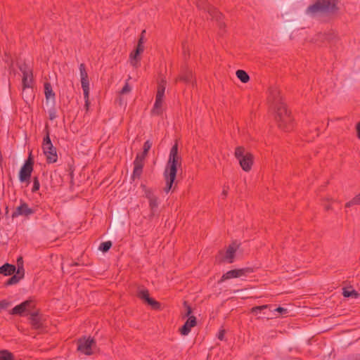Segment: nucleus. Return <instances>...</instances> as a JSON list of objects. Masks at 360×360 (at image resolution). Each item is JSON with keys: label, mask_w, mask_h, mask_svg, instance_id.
<instances>
[{"label": "nucleus", "mask_w": 360, "mask_h": 360, "mask_svg": "<svg viewBox=\"0 0 360 360\" xmlns=\"http://www.w3.org/2000/svg\"><path fill=\"white\" fill-rule=\"evenodd\" d=\"M196 318L194 316H189L184 326L180 328L181 333L183 335H187L190 333L191 328L196 326Z\"/></svg>", "instance_id": "nucleus-18"}, {"label": "nucleus", "mask_w": 360, "mask_h": 360, "mask_svg": "<svg viewBox=\"0 0 360 360\" xmlns=\"http://www.w3.org/2000/svg\"><path fill=\"white\" fill-rule=\"evenodd\" d=\"M184 305H185V307L186 308V316L189 317V316H191L190 315H191V314L192 312V309H191V307L188 304H187L186 302H184Z\"/></svg>", "instance_id": "nucleus-39"}, {"label": "nucleus", "mask_w": 360, "mask_h": 360, "mask_svg": "<svg viewBox=\"0 0 360 360\" xmlns=\"http://www.w3.org/2000/svg\"><path fill=\"white\" fill-rule=\"evenodd\" d=\"M131 91V87L129 86V83L127 82L123 86V88L120 91V94H126Z\"/></svg>", "instance_id": "nucleus-36"}, {"label": "nucleus", "mask_w": 360, "mask_h": 360, "mask_svg": "<svg viewBox=\"0 0 360 360\" xmlns=\"http://www.w3.org/2000/svg\"><path fill=\"white\" fill-rule=\"evenodd\" d=\"M83 92H84V101H85V105H84L85 108L86 110H88L89 105H90L89 90H83Z\"/></svg>", "instance_id": "nucleus-34"}, {"label": "nucleus", "mask_w": 360, "mask_h": 360, "mask_svg": "<svg viewBox=\"0 0 360 360\" xmlns=\"http://www.w3.org/2000/svg\"><path fill=\"white\" fill-rule=\"evenodd\" d=\"M136 53H142L144 51L143 44H138L136 48Z\"/></svg>", "instance_id": "nucleus-37"}, {"label": "nucleus", "mask_w": 360, "mask_h": 360, "mask_svg": "<svg viewBox=\"0 0 360 360\" xmlns=\"http://www.w3.org/2000/svg\"><path fill=\"white\" fill-rule=\"evenodd\" d=\"M43 152L46 156L47 163L52 164L57 162L58 155L56 147L53 146L46 147L43 149Z\"/></svg>", "instance_id": "nucleus-17"}, {"label": "nucleus", "mask_w": 360, "mask_h": 360, "mask_svg": "<svg viewBox=\"0 0 360 360\" xmlns=\"http://www.w3.org/2000/svg\"><path fill=\"white\" fill-rule=\"evenodd\" d=\"M134 170L131 175V179L133 180L141 178V176L143 173V168L144 166V160L140 158L139 156H136V158L134 161Z\"/></svg>", "instance_id": "nucleus-14"}, {"label": "nucleus", "mask_w": 360, "mask_h": 360, "mask_svg": "<svg viewBox=\"0 0 360 360\" xmlns=\"http://www.w3.org/2000/svg\"><path fill=\"white\" fill-rule=\"evenodd\" d=\"M268 101L273 108L284 104L282 102L280 90L277 87H271L269 89Z\"/></svg>", "instance_id": "nucleus-12"}, {"label": "nucleus", "mask_w": 360, "mask_h": 360, "mask_svg": "<svg viewBox=\"0 0 360 360\" xmlns=\"http://www.w3.org/2000/svg\"><path fill=\"white\" fill-rule=\"evenodd\" d=\"M217 20H219L218 26L220 29H224L225 27V23L224 22H221L219 20L221 18V15L220 16L215 17Z\"/></svg>", "instance_id": "nucleus-42"}, {"label": "nucleus", "mask_w": 360, "mask_h": 360, "mask_svg": "<svg viewBox=\"0 0 360 360\" xmlns=\"http://www.w3.org/2000/svg\"><path fill=\"white\" fill-rule=\"evenodd\" d=\"M44 94L47 101L51 99L53 102L55 101V93L53 92L51 84L49 82L44 83Z\"/></svg>", "instance_id": "nucleus-25"}, {"label": "nucleus", "mask_w": 360, "mask_h": 360, "mask_svg": "<svg viewBox=\"0 0 360 360\" xmlns=\"http://www.w3.org/2000/svg\"><path fill=\"white\" fill-rule=\"evenodd\" d=\"M22 85L23 88L30 87L32 84V74L30 71L23 70Z\"/></svg>", "instance_id": "nucleus-24"}, {"label": "nucleus", "mask_w": 360, "mask_h": 360, "mask_svg": "<svg viewBox=\"0 0 360 360\" xmlns=\"http://www.w3.org/2000/svg\"><path fill=\"white\" fill-rule=\"evenodd\" d=\"M342 295L345 297H354L355 298L359 297V293L354 290H349L347 288H343Z\"/></svg>", "instance_id": "nucleus-31"}, {"label": "nucleus", "mask_w": 360, "mask_h": 360, "mask_svg": "<svg viewBox=\"0 0 360 360\" xmlns=\"http://www.w3.org/2000/svg\"><path fill=\"white\" fill-rule=\"evenodd\" d=\"M181 162L182 158L179 154L178 143L176 141L170 150L169 160L167 162L166 168L164 172V177L166 181V186L164 188V191L167 193H168L172 188L176 176L177 169L181 167Z\"/></svg>", "instance_id": "nucleus-1"}, {"label": "nucleus", "mask_w": 360, "mask_h": 360, "mask_svg": "<svg viewBox=\"0 0 360 360\" xmlns=\"http://www.w3.org/2000/svg\"><path fill=\"white\" fill-rule=\"evenodd\" d=\"M56 118V113L55 112H49V119L51 120H53Z\"/></svg>", "instance_id": "nucleus-48"}, {"label": "nucleus", "mask_w": 360, "mask_h": 360, "mask_svg": "<svg viewBox=\"0 0 360 360\" xmlns=\"http://www.w3.org/2000/svg\"><path fill=\"white\" fill-rule=\"evenodd\" d=\"M77 265H79V264H78V263H77V262H74V263H72V264H71V266H77Z\"/></svg>", "instance_id": "nucleus-52"}, {"label": "nucleus", "mask_w": 360, "mask_h": 360, "mask_svg": "<svg viewBox=\"0 0 360 360\" xmlns=\"http://www.w3.org/2000/svg\"><path fill=\"white\" fill-rule=\"evenodd\" d=\"M9 305V303L6 300H2L0 302V309H5Z\"/></svg>", "instance_id": "nucleus-41"}, {"label": "nucleus", "mask_w": 360, "mask_h": 360, "mask_svg": "<svg viewBox=\"0 0 360 360\" xmlns=\"http://www.w3.org/2000/svg\"><path fill=\"white\" fill-rule=\"evenodd\" d=\"M0 360H15L13 354L7 349L0 350Z\"/></svg>", "instance_id": "nucleus-26"}, {"label": "nucleus", "mask_w": 360, "mask_h": 360, "mask_svg": "<svg viewBox=\"0 0 360 360\" xmlns=\"http://www.w3.org/2000/svg\"><path fill=\"white\" fill-rule=\"evenodd\" d=\"M251 272H252V269L250 268L230 270L221 276V278L219 282V283L223 282L226 280L231 279L233 278L240 277V276L245 275L246 273H251Z\"/></svg>", "instance_id": "nucleus-13"}, {"label": "nucleus", "mask_w": 360, "mask_h": 360, "mask_svg": "<svg viewBox=\"0 0 360 360\" xmlns=\"http://www.w3.org/2000/svg\"><path fill=\"white\" fill-rule=\"evenodd\" d=\"M137 297L144 302L150 305L153 309H160V304L154 299L150 297L149 292L147 289H140L137 291Z\"/></svg>", "instance_id": "nucleus-11"}, {"label": "nucleus", "mask_w": 360, "mask_h": 360, "mask_svg": "<svg viewBox=\"0 0 360 360\" xmlns=\"http://www.w3.org/2000/svg\"><path fill=\"white\" fill-rule=\"evenodd\" d=\"M269 307V305L264 304L262 306H256L251 309L250 312L255 314H257L258 312L262 311L264 309H266Z\"/></svg>", "instance_id": "nucleus-33"}, {"label": "nucleus", "mask_w": 360, "mask_h": 360, "mask_svg": "<svg viewBox=\"0 0 360 360\" xmlns=\"http://www.w3.org/2000/svg\"><path fill=\"white\" fill-rule=\"evenodd\" d=\"M331 208H332V207H331V206H330V205H326V206L325 207V209H326V210H327V211H328V210H331Z\"/></svg>", "instance_id": "nucleus-51"}, {"label": "nucleus", "mask_w": 360, "mask_h": 360, "mask_svg": "<svg viewBox=\"0 0 360 360\" xmlns=\"http://www.w3.org/2000/svg\"><path fill=\"white\" fill-rule=\"evenodd\" d=\"M356 128L357 137L360 139V122L357 123Z\"/></svg>", "instance_id": "nucleus-46"}, {"label": "nucleus", "mask_w": 360, "mask_h": 360, "mask_svg": "<svg viewBox=\"0 0 360 360\" xmlns=\"http://www.w3.org/2000/svg\"><path fill=\"white\" fill-rule=\"evenodd\" d=\"M356 200H354V198H353L350 201L347 202L346 204H345V207H350L354 205H358L356 202Z\"/></svg>", "instance_id": "nucleus-40"}, {"label": "nucleus", "mask_w": 360, "mask_h": 360, "mask_svg": "<svg viewBox=\"0 0 360 360\" xmlns=\"http://www.w3.org/2000/svg\"><path fill=\"white\" fill-rule=\"evenodd\" d=\"M197 6L200 9L207 10L212 17L220 16L221 13L218 12L215 8L210 7L209 5H205V2L202 0H198L197 2Z\"/></svg>", "instance_id": "nucleus-22"}, {"label": "nucleus", "mask_w": 360, "mask_h": 360, "mask_svg": "<svg viewBox=\"0 0 360 360\" xmlns=\"http://www.w3.org/2000/svg\"><path fill=\"white\" fill-rule=\"evenodd\" d=\"M275 311H278V312H279V313H281V314H283V313L285 314V313H286V312H287V309H285V308H283V307H279L276 308V309H275Z\"/></svg>", "instance_id": "nucleus-43"}, {"label": "nucleus", "mask_w": 360, "mask_h": 360, "mask_svg": "<svg viewBox=\"0 0 360 360\" xmlns=\"http://www.w3.org/2000/svg\"><path fill=\"white\" fill-rule=\"evenodd\" d=\"M146 32L145 30H143L141 34V37L139 39L138 44H143V34Z\"/></svg>", "instance_id": "nucleus-45"}, {"label": "nucleus", "mask_w": 360, "mask_h": 360, "mask_svg": "<svg viewBox=\"0 0 360 360\" xmlns=\"http://www.w3.org/2000/svg\"><path fill=\"white\" fill-rule=\"evenodd\" d=\"M12 276L5 283L6 286L17 284L25 276V269L22 266H19L17 271L11 275Z\"/></svg>", "instance_id": "nucleus-16"}, {"label": "nucleus", "mask_w": 360, "mask_h": 360, "mask_svg": "<svg viewBox=\"0 0 360 360\" xmlns=\"http://www.w3.org/2000/svg\"><path fill=\"white\" fill-rule=\"evenodd\" d=\"M34 212V210L30 208L28 205L25 202H21L20 205L12 214V218H15L20 215L29 216Z\"/></svg>", "instance_id": "nucleus-15"}, {"label": "nucleus", "mask_w": 360, "mask_h": 360, "mask_svg": "<svg viewBox=\"0 0 360 360\" xmlns=\"http://www.w3.org/2000/svg\"><path fill=\"white\" fill-rule=\"evenodd\" d=\"M112 247V242L108 240L103 243H101L99 246V250L103 252H108L110 248Z\"/></svg>", "instance_id": "nucleus-32"}, {"label": "nucleus", "mask_w": 360, "mask_h": 360, "mask_svg": "<svg viewBox=\"0 0 360 360\" xmlns=\"http://www.w3.org/2000/svg\"><path fill=\"white\" fill-rule=\"evenodd\" d=\"M236 75L243 83H247L250 80V77L245 70H238Z\"/></svg>", "instance_id": "nucleus-28"}, {"label": "nucleus", "mask_w": 360, "mask_h": 360, "mask_svg": "<svg viewBox=\"0 0 360 360\" xmlns=\"http://www.w3.org/2000/svg\"><path fill=\"white\" fill-rule=\"evenodd\" d=\"M37 309L36 303L33 300H27L13 307L10 312L11 314L20 316H30Z\"/></svg>", "instance_id": "nucleus-6"}, {"label": "nucleus", "mask_w": 360, "mask_h": 360, "mask_svg": "<svg viewBox=\"0 0 360 360\" xmlns=\"http://www.w3.org/2000/svg\"><path fill=\"white\" fill-rule=\"evenodd\" d=\"M17 263H18V268H19V266H21V265L23 266L22 258V257H19L17 259Z\"/></svg>", "instance_id": "nucleus-47"}, {"label": "nucleus", "mask_w": 360, "mask_h": 360, "mask_svg": "<svg viewBox=\"0 0 360 360\" xmlns=\"http://www.w3.org/2000/svg\"><path fill=\"white\" fill-rule=\"evenodd\" d=\"M77 345L79 352L85 355L90 356L93 354L92 349L96 347V343L94 338L84 336L77 340Z\"/></svg>", "instance_id": "nucleus-7"}, {"label": "nucleus", "mask_w": 360, "mask_h": 360, "mask_svg": "<svg viewBox=\"0 0 360 360\" xmlns=\"http://www.w3.org/2000/svg\"><path fill=\"white\" fill-rule=\"evenodd\" d=\"M234 155L245 172H249L251 169L254 161L252 153L246 152L244 147L238 146L235 149Z\"/></svg>", "instance_id": "nucleus-4"}, {"label": "nucleus", "mask_w": 360, "mask_h": 360, "mask_svg": "<svg viewBox=\"0 0 360 360\" xmlns=\"http://www.w3.org/2000/svg\"><path fill=\"white\" fill-rule=\"evenodd\" d=\"M39 187H40V184H39L38 177L34 176L33 178V186L32 188V192L34 193V192L37 191L39 189Z\"/></svg>", "instance_id": "nucleus-35"}, {"label": "nucleus", "mask_w": 360, "mask_h": 360, "mask_svg": "<svg viewBox=\"0 0 360 360\" xmlns=\"http://www.w3.org/2000/svg\"><path fill=\"white\" fill-rule=\"evenodd\" d=\"M30 324L34 330L41 331L45 328V319L39 309H37L28 318Z\"/></svg>", "instance_id": "nucleus-9"}, {"label": "nucleus", "mask_w": 360, "mask_h": 360, "mask_svg": "<svg viewBox=\"0 0 360 360\" xmlns=\"http://www.w3.org/2000/svg\"><path fill=\"white\" fill-rule=\"evenodd\" d=\"M224 333H225V331L224 330H221L219 332V334H218V338L220 340H222L224 339Z\"/></svg>", "instance_id": "nucleus-44"}, {"label": "nucleus", "mask_w": 360, "mask_h": 360, "mask_svg": "<svg viewBox=\"0 0 360 360\" xmlns=\"http://www.w3.org/2000/svg\"><path fill=\"white\" fill-rule=\"evenodd\" d=\"M237 245L236 244L230 245L224 255V257L220 259V262L227 261L229 263H232L235 257L236 252L237 250Z\"/></svg>", "instance_id": "nucleus-20"}, {"label": "nucleus", "mask_w": 360, "mask_h": 360, "mask_svg": "<svg viewBox=\"0 0 360 360\" xmlns=\"http://www.w3.org/2000/svg\"><path fill=\"white\" fill-rule=\"evenodd\" d=\"M276 112L275 119L280 129L289 131L292 129V118L285 104L274 108Z\"/></svg>", "instance_id": "nucleus-3"}, {"label": "nucleus", "mask_w": 360, "mask_h": 360, "mask_svg": "<svg viewBox=\"0 0 360 360\" xmlns=\"http://www.w3.org/2000/svg\"><path fill=\"white\" fill-rule=\"evenodd\" d=\"M53 146L50 136H49V130L48 128V126H46V136L44 137L43 142H42V149L45 148L46 147L51 146Z\"/></svg>", "instance_id": "nucleus-29"}, {"label": "nucleus", "mask_w": 360, "mask_h": 360, "mask_svg": "<svg viewBox=\"0 0 360 360\" xmlns=\"http://www.w3.org/2000/svg\"><path fill=\"white\" fill-rule=\"evenodd\" d=\"M229 186H224V188H223V191L221 193V195L223 198H226L227 195H228V191H229Z\"/></svg>", "instance_id": "nucleus-38"}, {"label": "nucleus", "mask_w": 360, "mask_h": 360, "mask_svg": "<svg viewBox=\"0 0 360 360\" xmlns=\"http://www.w3.org/2000/svg\"><path fill=\"white\" fill-rule=\"evenodd\" d=\"M319 37L320 38H324V39L328 38V37H327L325 34H320L319 35Z\"/></svg>", "instance_id": "nucleus-50"}, {"label": "nucleus", "mask_w": 360, "mask_h": 360, "mask_svg": "<svg viewBox=\"0 0 360 360\" xmlns=\"http://www.w3.org/2000/svg\"><path fill=\"white\" fill-rule=\"evenodd\" d=\"M354 198V200H356V203H357L358 205H360V193H359L358 195H356Z\"/></svg>", "instance_id": "nucleus-49"}, {"label": "nucleus", "mask_w": 360, "mask_h": 360, "mask_svg": "<svg viewBox=\"0 0 360 360\" xmlns=\"http://www.w3.org/2000/svg\"><path fill=\"white\" fill-rule=\"evenodd\" d=\"M141 187L144 191L145 197L148 200L150 214L154 216L158 207V198L150 188H147L145 185H141Z\"/></svg>", "instance_id": "nucleus-10"}, {"label": "nucleus", "mask_w": 360, "mask_h": 360, "mask_svg": "<svg viewBox=\"0 0 360 360\" xmlns=\"http://www.w3.org/2000/svg\"><path fill=\"white\" fill-rule=\"evenodd\" d=\"M17 271L16 267L13 264L6 263L0 266V274L4 276H11Z\"/></svg>", "instance_id": "nucleus-23"}, {"label": "nucleus", "mask_w": 360, "mask_h": 360, "mask_svg": "<svg viewBox=\"0 0 360 360\" xmlns=\"http://www.w3.org/2000/svg\"><path fill=\"white\" fill-rule=\"evenodd\" d=\"M193 79V72L191 70L186 68L184 69L181 75L176 79L175 82L178 81L184 82L186 83L191 82Z\"/></svg>", "instance_id": "nucleus-21"}, {"label": "nucleus", "mask_w": 360, "mask_h": 360, "mask_svg": "<svg viewBox=\"0 0 360 360\" xmlns=\"http://www.w3.org/2000/svg\"><path fill=\"white\" fill-rule=\"evenodd\" d=\"M151 146L152 143L150 142V141L147 140L143 144V151L141 153H138L136 156H139L140 158L145 160Z\"/></svg>", "instance_id": "nucleus-27"}, {"label": "nucleus", "mask_w": 360, "mask_h": 360, "mask_svg": "<svg viewBox=\"0 0 360 360\" xmlns=\"http://www.w3.org/2000/svg\"><path fill=\"white\" fill-rule=\"evenodd\" d=\"M33 165L34 160L32 157V154L30 153L27 159L25 160L19 172V180L20 182H30L33 171Z\"/></svg>", "instance_id": "nucleus-8"}, {"label": "nucleus", "mask_w": 360, "mask_h": 360, "mask_svg": "<svg viewBox=\"0 0 360 360\" xmlns=\"http://www.w3.org/2000/svg\"><path fill=\"white\" fill-rule=\"evenodd\" d=\"M167 81L162 78L158 84L157 94L155 96V102L152 110V113L153 115H160L162 113V103H163V97L165 95V91L166 89Z\"/></svg>", "instance_id": "nucleus-5"}, {"label": "nucleus", "mask_w": 360, "mask_h": 360, "mask_svg": "<svg viewBox=\"0 0 360 360\" xmlns=\"http://www.w3.org/2000/svg\"><path fill=\"white\" fill-rule=\"evenodd\" d=\"M79 72L81 77V84L83 90H89V82L88 79V74L86 70L85 65L81 63L79 65Z\"/></svg>", "instance_id": "nucleus-19"}, {"label": "nucleus", "mask_w": 360, "mask_h": 360, "mask_svg": "<svg viewBox=\"0 0 360 360\" xmlns=\"http://www.w3.org/2000/svg\"><path fill=\"white\" fill-rule=\"evenodd\" d=\"M141 53H136V50L135 49L134 51H132L130 55H129V58H130V60H131V64L136 67V64L139 61H140L141 60V58H140V55Z\"/></svg>", "instance_id": "nucleus-30"}, {"label": "nucleus", "mask_w": 360, "mask_h": 360, "mask_svg": "<svg viewBox=\"0 0 360 360\" xmlns=\"http://www.w3.org/2000/svg\"><path fill=\"white\" fill-rule=\"evenodd\" d=\"M338 1L335 0H317L306 10L307 14L314 15L317 13H333L338 11Z\"/></svg>", "instance_id": "nucleus-2"}]
</instances>
